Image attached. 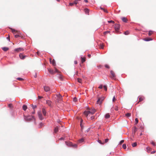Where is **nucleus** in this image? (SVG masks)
Instances as JSON below:
<instances>
[{
	"label": "nucleus",
	"mask_w": 156,
	"mask_h": 156,
	"mask_svg": "<svg viewBox=\"0 0 156 156\" xmlns=\"http://www.w3.org/2000/svg\"><path fill=\"white\" fill-rule=\"evenodd\" d=\"M124 141L123 140H121L119 142V144H121L122 143H124Z\"/></svg>",
	"instance_id": "79ce46f5"
},
{
	"label": "nucleus",
	"mask_w": 156,
	"mask_h": 156,
	"mask_svg": "<svg viewBox=\"0 0 156 156\" xmlns=\"http://www.w3.org/2000/svg\"><path fill=\"white\" fill-rule=\"evenodd\" d=\"M43 98L42 97V96H38V99H41V98Z\"/></svg>",
	"instance_id": "052dcab7"
},
{
	"label": "nucleus",
	"mask_w": 156,
	"mask_h": 156,
	"mask_svg": "<svg viewBox=\"0 0 156 156\" xmlns=\"http://www.w3.org/2000/svg\"><path fill=\"white\" fill-rule=\"evenodd\" d=\"M77 80H78V82L79 83H81L82 82V80L80 78H77Z\"/></svg>",
	"instance_id": "bb28decb"
},
{
	"label": "nucleus",
	"mask_w": 156,
	"mask_h": 156,
	"mask_svg": "<svg viewBox=\"0 0 156 156\" xmlns=\"http://www.w3.org/2000/svg\"><path fill=\"white\" fill-rule=\"evenodd\" d=\"M59 127L58 126H57L54 129V132L55 133H56L58 131Z\"/></svg>",
	"instance_id": "6ab92c4d"
},
{
	"label": "nucleus",
	"mask_w": 156,
	"mask_h": 156,
	"mask_svg": "<svg viewBox=\"0 0 156 156\" xmlns=\"http://www.w3.org/2000/svg\"><path fill=\"white\" fill-rule=\"evenodd\" d=\"M103 99L102 98H99L97 101V103L98 104H100L102 102L103 100Z\"/></svg>",
	"instance_id": "9d476101"
},
{
	"label": "nucleus",
	"mask_w": 156,
	"mask_h": 156,
	"mask_svg": "<svg viewBox=\"0 0 156 156\" xmlns=\"http://www.w3.org/2000/svg\"><path fill=\"white\" fill-rule=\"evenodd\" d=\"M23 108L24 111H26L27 108V106L26 105H23Z\"/></svg>",
	"instance_id": "412c9836"
},
{
	"label": "nucleus",
	"mask_w": 156,
	"mask_h": 156,
	"mask_svg": "<svg viewBox=\"0 0 156 156\" xmlns=\"http://www.w3.org/2000/svg\"><path fill=\"white\" fill-rule=\"evenodd\" d=\"M108 141V139H105V143L107 142Z\"/></svg>",
	"instance_id": "5fc2aeb1"
},
{
	"label": "nucleus",
	"mask_w": 156,
	"mask_h": 156,
	"mask_svg": "<svg viewBox=\"0 0 156 156\" xmlns=\"http://www.w3.org/2000/svg\"><path fill=\"white\" fill-rule=\"evenodd\" d=\"M103 11L105 12L106 13H108V11L106 9H104V10H103Z\"/></svg>",
	"instance_id": "864d4df0"
},
{
	"label": "nucleus",
	"mask_w": 156,
	"mask_h": 156,
	"mask_svg": "<svg viewBox=\"0 0 156 156\" xmlns=\"http://www.w3.org/2000/svg\"><path fill=\"white\" fill-rule=\"evenodd\" d=\"M73 5H74V4H73V2L70 3L69 4V5H70L71 6H72Z\"/></svg>",
	"instance_id": "603ef678"
},
{
	"label": "nucleus",
	"mask_w": 156,
	"mask_h": 156,
	"mask_svg": "<svg viewBox=\"0 0 156 156\" xmlns=\"http://www.w3.org/2000/svg\"><path fill=\"white\" fill-rule=\"evenodd\" d=\"M19 57H20V58L21 59H24V58H25V57H26V56L25 55H24L22 54V53H20V54H19Z\"/></svg>",
	"instance_id": "ddd939ff"
},
{
	"label": "nucleus",
	"mask_w": 156,
	"mask_h": 156,
	"mask_svg": "<svg viewBox=\"0 0 156 156\" xmlns=\"http://www.w3.org/2000/svg\"><path fill=\"white\" fill-rule=\"evenodd\" d=\"M17 79L20 81H22V80H23V79L21 78H20V77L17 78Z\"/></svg>",
	"instance_id": "e433bc0d"
},
{
	"label": "nucleus",
	"mask_w": 156,
	"mask_h": 156,
	"mask_svg": "<svg viewBox=\"0 0 156 156\" xmlns=\"http://www.w3.org/2000/svg\"><path fill=\"white\" fill-rule=\"evenodd\" d=\"M138 98H139V102L142 101L144 99V98L143 97H140V96H139Z\"/></svg>",
	"instance_id": "aec40b11"
},
{
	"label": "nucleus",
	"mask_w": 156,
	"mask_h": 156,
	"mask_svg": "<svg viewBox=\"0 0 156 156\" xmlns=\"http://www.w3.org/2000/svg\"><path fill=\"white\" fill-rule=\"evenodd\" d=\"M105 67L106 68H108V69H109V66H108V65H107V64L105 65Z\"/></svg>",
	"instance_id": "09e8293b"
},
{
	"label": "nucleus",
	"mask_w": 156,
	"mask_h": 156,
	"mask_svg": "<svg viewBox=\"0 0 156 156\" xmlns=\"http://www.w3.org/2000/svg\"><path fill=\"white\" fill-rule=\"evenodd\" d=\"M65 143L66 145L72 147L73 145V144L72 142H66Z\"/></svg>",
	"instance_id": "4468645a"
},
{
	"label": "nucleus",
	"mask_w": 156,
	"mask_h": 156,
	"mask_svg": "<svg viewBox=\"0 0 156 156\" xmlns=\"http://www.w3.org/2000/svg\"><path fill=\"white\" fill-rule=\"evenodd\" d=\"M108 22L109 23H114V22L113 20H110V21H108Z\"/></svg>",
	"instance_id": "58836bf2"
},
{
	"label": "nucleus",
	"mask_w": 156,
	"mask_h": 156,
	"mask_svg": "<svg viewBox=\"0 0 156 156\" xmlns=\"http://www.w3.org/2000/svg\"><path fill=\"white\" fill-rule=\"evenodd\" d=\"M84 139L83 138H82L80 139L78 141V142L80 143H81L84 141Z\"/></svg>",
	"instance_id": "2eb2a0df"
},
{
	"label": "nucleus",
	"mask_w": 156,
	"mask_h": 156,
	"mask_svg": "<svg viewBox=\"0 0 156 156\" xmlns=\"http://www.w3.org/2000/svg\"><path fill=\"white\" fill-rule=\"evenodd\" d=\"M94 116H91L90 117H87V119L88 120H92L94 119Z\"/></svg>",
	"instance_id": "f3484780"
},
{
	"label": "nucleus",
	"mask_w": 156,
	"mask_h": 156,
	"mask_svg": "<svg viewBox=\"0 0 156 156\" xmlns=\"http://www.w3.org/2000/svg\"><path fill=\"white\" fill-rule=\"evenodd\" d=\"M137 129L136 127H134V133H135L136 131L137 130Z\"/></svg>",
	"instance_id": "3c124183"
},
{
	"label": "nucleus",
	"mask_w": 156,
	"mask_h": 156,
	"mask_svg": "<svg viewBox=\"0 0 156 156\" xmlns=\"http://www.w3.org/2000/svg\"><path fill=\"white\" fill-rule=\"evenodd\" d=\"M144 40L145 41H148L152 40V39L151 38L147 37L144 39Z\"/></svg>",
	"instance_id": "dca6fc26"
},
{
	"label": "nucleus",
	"mask_w": 156,
	"mask_h": 156,
	"mask_svg": "<svg viewBox=\"0 0 156 156\" xmlns=\"http://www.w3.org/2000/svg\"><path fill=\"white\" fill-rule=\"evenodd\" d=\"M52 102L50 100L46 101V104L49 106L51 107V106Z\"/></svg>",
	"instance_id": "f8f14e48"
},
{
	"label": "nucleus",
	"mask_w": 156,
	"mask_h": 156,
	"mask_svg": "<svg viewBox=\"0 0 156 156\" xmlns=\"http://www.w3.org/2000/svg\"><path fill=\"white\" fill-rule=\"evenodd\" d=\"M55 98L58 102L61 101L62 99V97L60 94H57Z\"/></svg>",
	"instance_id": "39448f33"
},
{
	"label": "nucleus",
	"mask_w": 156,
	"mask_h": 156,
	"mask_svg": "<svg viewBox=\"0 0 156 156\" xmlns=\"http://www.w3.org/2000/svg\"><path fill=\"white\" fill-rule=\"evenodd\" d=\"M7 38V39L8 40H9V41H10V37H8Z\"/></svg>",
	"instance_id": "338daca9"
},
{
	"label": "nucleus",
	"mask_w": 156,
	"mask_h": 156,
	"mask_svg": "<svg viewBox=\"0 0 156 156\" xmlns=\"http://www.w3.org/2000/svg\"><path fill=\"white\" fill-rule=\"evenodd\" d=\"M2 49L4 51H7L9 49V48L7 47H4L2 48Z\"/></svg>",
	"instance_id": "b1692460"
},
{
	"label": "nucleus",
	"mask_w": 156,
	"mask_h": 156,
	"mask_svg": "<svg viewBox=\"0 0 156 156\" xmlns=\"http://www.w3.org/2000/svg\"><path fill=\"white\" fill-rule=\"evenodd\" d=\"M120 25L118 24H115L114 26L115 30L116 31L117 34L121 33V32L119 31L120 28Z\"/></svg>",
	"instance_id": "20e7f679"
},
{
	"label": "nucleus",
	"mask_w": 156,
	"mask_h": 156,
	"mask_svg": "<svg viewBox=\"0 0 156 156\" xmlns=\"http://www.w3.org/2000/svg\"><path fill=\"white\" fill-rule=\"evenodd\" d=\"M11 29L12 30V32L13 33L16 31L14 29H13L12 28H11Z\"/></svg>",
	"instance_id": "6e6d98bb"
},
{
	"label": "nucleus",
	"mask_w": 156,
	"mask_h": 156,
	"mask_svg": "<svg viewBox=\"0 0 156 156\" xmlns=\"http://www.w3.org/2000/svg\"><path fill=\"white\" fill-rule=\"evenodd\" d=\"M98 142L100 144H102V143H101V140H98Z\"/></svg>",
	"instance_id": "bf43d9fd"
},
{
	"label": "nucleus",
	"mask_w": 156,
	"mask_h": 156,
	"mask_svg": "<svg viewBox=\"0 0 156 156\" xmlns=\"http://www.w3.org/2000/svg\"><path fill=\"white\" fill-rule=\"evenodd\" d=\"M44 123L42 122L40 123L39 125V128H41L44 125Z\"/></svg>",
	"instance_id": "a878e982"
},
{
	"label": "nucleus",
	"mask_w": 156,
	"mask_h": 156,
	"mask_svg": "<svg viewBox=\"0 0 156 156\" xmlns=\"http://www.w3.org/2000/svg\"><path fill=\"white\" fill-rule=\"evenodd\" d=\"M84 114L86 116V117L87 118V117H90V116H91V115H92L91 114V113H90V114H89V115H86L85 113V111L84 112Z\"/></svg>",
	"instance_id": "393cba45"
},
{
	"label": "nucleus",
	"mask_w": 156,
	"mask_h": 156,
	"mask_svg": "<svg viewBox=\"0 0 156 156\" xmlns=\"http://www.w3.org/2000/svg\"><path fill=\"white\" fill-rule=\"evenodd\" d=\"M51 63L54 66L55 64V61L54 60H53L51 62Z\"/></svg>",
	"instance_id": "a19ab883"
},
{
	"label": "nucleus",
	"mask_w": 156,
	"mask_h": 156,
	"mask_svg": "<svg viewBox=\"0 0 156 156\" xmlns=\"http://www.w3.org/2000/svg\"><path fill=\"white\" fill-rule=\"evenodd\" d=\"M44 90L46 92L49 91L50 90V87H49L47 86H44Z\"/></svg>",
	"instance_id": "6e6552de"
},
{
	"label": "nucleus",
	"mask_w": 156,
	"mask_h": 156,
	"mask_svg": "<svg viewBox=\"0 0 156 156\" xmlns=\"http://www.w3.org/2000/svg\"><path fill=\"white\" fill-rule=\"evenodd\" d=\"M115 96H114V97H113V99H112L113 101H114L115 100Z\"/></svg>",
	"instance_id": "13d9d810"
},
{
	"label": "nucleus",
	"mask_w": 156,
	"mask_h": 156,
	"mask_svg": "<svg viewBox=\"0 0 156 156\" xmlns=\"http://www.w3.org/2000/svg\"><path fill=\"white\" fill-rule=\"evenodd\" d=\"M25 120L27 122H30L32 120H35V118L34 116H24Z\"/></svg>",
	"instance_id": "f257e3e1"
},
{
	"label": "nucleus",
	"mask_w": 156,
	"mask_h": 156,
	"mask_svg": "<svg viewBox=\"0 0 156 156\" xmlns=\"http://www.w3.org/2000/svg\"><path fill=\"white\" fill-rule=\"evenodd\" d=\"M135 120L136 123V124L138 123V119L137 118H136L135 119Z\"/></svg>",
	"instance_id": "37998d69"
},
{
	"label": "nucleus",
	"mask_w": 156,
	"mask_h": 156,
	"mask_svg": "<svg viewBox=\"0 0 156 156\" xmlns=\"http://www.w3.org/2000/svg\"><path fill=\"white\" fill-rule=\"evenodd\" d=\"M58 77L60 80H63V78L62 76L60 74H58Z\"/></svg>",
	"instance_id": "4be33fe9"
},
{
	"label": "nucleus",
	"mask_w": 156,
	"mask_h": 156,
	"mask_svg": "<svg viewBox=\"0 0 156 156\" xmlns=\"http://www.w3.org/2000/svg\"><path fill=\"white\" fill-rule=\"evenodd\" d=\"M42 112L44 116H46L47 112L44 108H42Z\"/></svg>",
	"instance_id": "9b49d317"
},
{
	"label": "nucleus",
	"mask_w": 156,
	"mask_h": 156,
	"mask_svg": "<svg viewBox=\"0 0 156 156\" xmlns=\"http://www.w3.org/2000/svg\"><path fill=\"white\" fill-rule=\"evenodd\" d=\"M152 32H153V31L151 30H150L149 31L148 35L149 36H150L151 35L152 33Z\"/></svg>",
	"instance_id": "c9c22d12"
},
{
	"label": "nucleus",
	"mask_w": 156,
	"mask_h": 156,
	"mask_svg": "<svg viewBox=\"0 0 156 156\" xmlns=\"http://www.w3.org/2000/svg\"><path fill=\"white\" fill-rule=\"evenodd\" d=\"M20 37V36L18 34H16L15 35V37L16 38H18Z\"/></svg>",
	"instance_id": "a18cd8bd"
},
{
	"label": "nucleus",
	"mask_w": 156,
	"mask_h": 156,
	"mask_svg": "<svg viewBox=\"0 0 156 156\" xmlns=\"http://www.w3.org/2000/svg\"><path fill=\"white\" fill-rule=\"evenodd\" d=\"M110 32V31H105V32H104V34H108V33H109Z\"/></svg>",
	"instance_id": "49530a36"
},
{
	"label": "nucleus",
	"mask_w": 156,
	"mask_h": 156,
	"mask_svg": "<svg viewBox=\"0 0 156 156\" xmlns=\"http://www.w3.org/2000/svg\"><path fill=\"white\" fill-rule=\"evenodd\" d=\"M155 152H156V151H152L151 152V154H154Z\"/></svg>",
	"instance_id": "4d7b16f0"
},
{
	"label": "nucleus",
	"mask_w": 156,
	"mask_h": 156,
	"mask_svg": "<svg viewBox=\"0 0 156 156\" xmlns=\"http://www.w3.org/2000/svg\"><path fill=\"white\" fill-rule=\"evenodd\" d=\"M126 115L127 117H129L131 116V114L130 113H127L126 114Z\"/></svg>",
	"instance_id": "72a5a7b5"
},
{
	"label": "nucleus",
	"mask_w": 156,
	"mask_h": 156,
	"mask_svg": "<svg viewBox=\"0 0 156 156\" xmlns=\"http://www.w3.org/2000/svg\"><path fill=\"white\" fill-rule=\"evenodd\" d=\"M8 106L9 108H12V104L11 103L9 104L8 105Z\"/></svg>",
	"instance_id": "c756f323"
},
{
	"label": "nucleus",
	"mask_w": 156,
	"mask_h": 156,
	"mask_svg": "<svg viewBox=\"0 0 156 156\" xmlns=\"http://www.w3.org/2000/svg\"><path fill=\"white\" fill-rule=\"evenodd\" d=\"M96 112V110L94 108H91L90 111H85V113L86 115H89L90 113H91L92 115H93Z\"/></svg>",
	"instance_id": "f03ea898"
},
{
	"label": "nucleus",
	"mask_w": 156,
	"mask_h": 156,
	"mask_svg": "<svg viewBox=\"0 0 156 156\" xmlns=\"http://www.w3.org/2000/svg\"><path fill=\"white\" fill-rule=\"evenodd\" d=\"M103 88L105 91H106L107 90V87L106 86H105V85L104 86Z\"/></svg>",
	"instance_id": "4c0bfd02"
},
{
	"label": "nucleus",
	"mask_w": 156,
	"mask_h": 156,
	"mask_svg": "<svg viewBox=\"0 0 156 156\" xmlns=\"http://www.w3.org/2000/svg\"><path fill=\"white\" fill-rule=\"evenodd\" d=\"M115 110L116 111H118V107H116V108L115 109Z\"/></svg>",
	"instance_id": "0e129e2a"
},
{
	"label": "nucleus",
	"mask_w": 156,
	"mask_h": 156,
	"mask_svg": "<svg viewBox=\"0 0 156 156\" xmlns=\"http://www.w3.org/2000/svg\"><path fill=\"white\" fill-rule=\"evenodd\" d=\"M151 143L153 146H156V144H155V143H154L153 141H152L151 142Z\"/></svg>",
	"instance_id": "c03bdc74"
},
{
	"label": "nucleus",
	"mask_w": 156,
	"mask_h": 156,
	"mask_svg": "<svg viewBox=\"0 0 156 156\" xmlns=\"http://www.w3.org/2000/svg\"><path fill=\"white\" fill-rule=\"evenodd\" d=\"M64 139V138L63 137H61V138H60L59 139V140H63Z\"/></svg>",
	"instance_id": "e2e57ef3"
},
{
	"label": "nucleus",
	"mask_w": 156,
	"mask_h": 156,
	"mask_svg": "<svg viewBox=\"0 0 156 156\" xmlns=\"http://www.w3.org/2000/svg\"><path fill=\"white\" fill-rule=\"evenodd\" d=\"M122 147L124 149H126V144H123L122 145Z\"/></svg>",
	"instance_id": "f704fd0d"
},
{
	"label": "nucleus",
	"mask_w": 156,
	"mask_h": 156,
	"mask_svg": "<svg viewBox=\"0 0 156 156\" xmlns=\"http://www.w3.org/2000/svg\"><path fill=\"white\" fill-rule=\"evenodd\" d=\"M88 57L90 58L91 56V55L90 54H88Z\"/></svg>",
	"instance_id": "774afa93"
},
{
	"label": "nucleus",
	"mask_w": 156,
	"mask_h": 156,
	"mask_svg": "<svg viewBox=\"0 0 156 156\" xmlns=\"http://www.w3.org/2000/svg\"><path fill=\"white\" fill-rule=\"evenodd\" d=\"M110 73L112 75V76H111V78L112 79L115 80V75L114 72L113 71L111 70L110 71Z\"/></svg>",
	"instance_id": "0eeeda50"
},
{
	"label": "nucleus",
	"mask_w": 156,
	"mask_h": 156,
	"mask_svg": "<svg viewBox=\"0 0 156 156\" xmlns=\"http://www.w3.org/2000/svg\"><path fill=\"white\" fill-rule=\"evenodd\" d=\"M73 3L74 4L76 5L77 4L78 2H77L76 1H75L73 2Z\"/></svg>",
	"instance_id": "8fccbe9b"
},
{
	"label": "nucleus",
	"mask_w": 156,
	"mask_h": 156,
	"mask_svg": "<svg viewBox=\"0 0 156 156\" xmlns=\"http://www.w3.org/2000/svg\"><path fill=\"white\" fill-rule=\"evenodd\" d=\"M124 34L126 35H128L129 34V32L127 30L126 31L124 32Z\"/></svg>",
	"instance_id": "2f4dec72"
},
{
	"label": "nucleus",
	"mask_w": 156,
	"mask_h": 156,
	"mask_svg": "<svg viewBox=\"0 0 156 156\" xmlns=\"http://www.w3.org/2000/svg\"><path fill=\"white\" fill-rule=\"evenodd\" d=\"M85 12L86 14L89 13V10L88 9H85Z\"/></svg>",
	"instance_id": "ea45409f"
},
{
	"label": "nucleus",
	"mask_w": 156,
	"mask_h": 156,
	"mask_svg": "<svg viewBox=\"0 0 156 156\" xmlns=\"http://www.w3.org/2000/svg\"><path fill=\"white\" fill-rule=\"evenodd\" d=\"M137 145V143L136 142H135L132 144V146L133 147H135Z\"/></svg>",
	"instance_id": "cd10ccee"
},
{
	"label": "nucleus",
	"mask_w": 156,
	"mask_h": 156,
	"mask_svg": "<svg viewBox=\"0 0 156 156\" xmlns=\"http://www.w3.org/2000/svg\"><path fill=\"white\" fill-rule=\"evenodd\" d=\"M98 88L100 89H102L103 88V86L102 85H100L99 87Z\"/></svg>",
	"instance_id": "de8ad7c7"
},
{
	"label": "nucleus",
	"mask_w": 156,
	"mask_h": 156,
	"mask_svg": "<svg viewBox=\"0 0 156 156\" xmlns=\"http://www.w3.org/2000/svg\"><path fill=\"white\" fill-rule=\"evenodd\" d=\"M81 62L82 63H83L85 62V59L84 58H83V57H81Z\"/></svg>",
	"instance_id": "c85d7f7f"
},
{
	"label": "nucleus",
	"mask_w": 156,
	"mask_h": 156,
	"mask_svg": "<svg viewBox=\"0 0 156 156\" xmlns=\"http://www.w3.org/2000/svg\"><path fill=\"white\" fill-rule=\"evenodd\" d=\"M122 21L125 23H126L127 21V19L125 17H123L122 18Z\"/></svg>",
	"instance_id": "a211bd4d"
},
{
	"label": "nucleus",
	"mask_w": 156,
	"mask_h": 156,
	"mask_svg": "<svg viewBox=\"0 0 156 156\" xmlns=\"http://www.w3.org/2000/svg\"><path fill=\"white\" fill-rule=\"evenodd\" d=\"M23 50L24 49L23 48H18L15 49L14 50V51H16L17 52H19L21 51H23Z\"/></svg>",
	"instance_id": "1a4fd4ad"
},
{
	"label": "nucleus",
	"mask_w": 156,
	"mask_h": 156,
	"mask_svg": "<svg viewBox=\"0 0 156 156\" xmlns=\"http://www.w3.org/2000/svg\"><path fill=\"white\" fill-rule=\"evenodd\" d=\"M35 113V111H34H34L32 112V114H34Z\"/></svg>",
	"instance_id": "69168bd1"
},
{
	"label": "nucleus",
	"mask_w": 156,
	"mask_h": 156,
	"mask_svg": "<svg viewBox=\"0 0 156 156\" xmlns=\"http://www.w3.org/2000/svg\"><path fill=\"white\" fill-rule=\"evenodd\" d=\"M31 105L32 106L33 109L34 110L37 107L36 105H33V104H32Z\"/></svg>",
	"instance_id": "7c9ffc66"
},
{
	"label": "nucleus",
	"mask_w": 156,
	"mask_h": 156,
	"mask_svg": "<svg viewBox=\"0 0 156 156\" xmlns=\"http://www.w3.org/2000/svg\"><path fill=\"white\" fill-rule=\"evenodd\" d=\"M72 147H73L76 148L77 147V145L76 144H73V145H72Z\"/></svg>",
	"instance_id": "473e14b6"
},
{
	"label": "nucleus",
	"mask_w": 156,
	"mask_h": 156,
	"mask_svg": "<svg viewBox=\"0 0 156 156\" xmlns=\"http://www.w3.org/2000/svg\"><path fill=\"white\" fill-rule=\"evenodd\" d=\"M38 115L39 118L40 120H42L44 119V118L43 117L41 112L40 111L38 112Z\"/></svg>",
	"instance_id": "423d86ee"
},
{
	"label": "nucleus",
	"mask_w": 156,
	"mask_h": 156,
	"mask_svg": "<svg viewBox=\"0 0 156 156\" xmlns=\"http://www.w3.org/2000/svg\"><path fill=\"white\" fill-rule=\"evenodd\" d=\"M110 117V115L108 113L107 114L105 115V118L106 119L109 118Z\"/></svg>",
	"instance_id": "5701e85b"
},
{
	"label": "nucleus",
	"mask_w": 156,
	"mask_h": 156,
	"mask_svg": "<svg viewBox=\"0 0 156 156\" xmlns=\"http://www.w3.org/2000/svg\"><path fill=\"white\" fill-rule=\"evenodd\" d=\"M74 63L75 64H77V61L75 60L74 61Z\"/></svg>",
	"instance_id": "680f3d73"
},
{
	"label": "nucleus",
	"mask_w": 156,
	"mask_h": 156,
	"mask_svg": "<svg viewBox=\"0 0 156 156\" xmlns=\"http://www.w3.org/2000/svg\"><path fill=\"white\" fill-rule=\"evenodd\" d=\"M48 70L49 73L51 74H53L56 73H58L59 72L58 70L56 68L55 69V70L50 68H48Z\"/></svg>",
	"instance_id": "7ed1b4c3"
}]
</instances>
